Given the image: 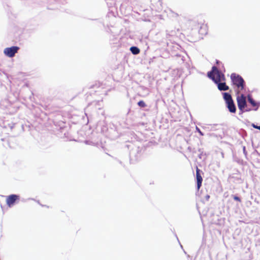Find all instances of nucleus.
I'll list each match as a JSON object with an SVG mask.
<instances>
[{
    "mask_svg": "<svg viewBox=\"0 0 260 260\" xmlns=\"http://www.w3.org/2000/svg\"><path fill=\"white\" fill-rule=\"evenodd\" d=\"M206 153H204V152H201V153H199L198 155V157L203 160H205L206 159Z\"/></svg>",
    "mask_w": 260,
    "mask_h": 260,
    "instance_id": "obj_15",
    "label": "nucleus"
},
{
    "mask_svg": "<svg viewBox=\"0 0 260 260\" xmlns=\"http://www.w3.org/2000/svg\"><path fill=\"white\" fill-rule=\"evenodd\" d=\"M217 86V88L220 91H226L229 89V87L226 84L225 81L220 82L218 80L214 81V82Z\"/></svg>",
    "mask_w": 260,
    "mask_h": 260,
    "instance_id": "obj_10",
    "label": "nucleus"
},
{
    "mask_svg": "<svg viewBox=\"0 0 260 260\" xmlns=\"http://www.w3.org/2000/svg\"><path fill=\"white\" fill-rule=\"evenodd\" d=\"M215 75L216 76V78H215L216 80H218L219 81H225V77L224 74V72L220 70L219 71H217Z\"/></svg>",
    "mask_w": 260,
    "mask_h": 260,
    "instance_id": "obj_11",
    "label": "nucleus"
},
{
    "mask_svg": "<svg viewBox=\"0 0 260 260\" xmlns=\"http://www.w3.org/2000/svg\"><path fill=\"white\" fill-rule=\"evenodd\" d=\"M232 197H233V199L235 201H238L239 202H241V198L239 197H238L237 195H236V194H233L232 195Z\"/></svg>",
    "mask_w": 260,
    "mask_h": 260,
    "instance_id": "obj_17",
    "label": "nucleus"
},
{
    "mask_svg": "<svg viewBox=\"0 0 260 260\" xmlns=\"http://www.w3.org/2000/svg\"><path fill=\"white\" fill-rule=\"evenodd\" d=\"M244 93H241L236 94L238 108H245L247 106V102L245 100L246 96Z\"/></svg>",
    "mask_w": 260,
    "mask_h": 260,
    "instance_id": "obj_8",
    "label": "nucleus"
},
{
    "mask_svg": "<svg viewBox=\"0 0 260 260\" xmlns=\"http://www.w3.org/2000/svg\"><path fill=\"white\" fill-rule=\"evenodd\" d=\"M210 125L211 126L210 130L215 131L217 129H219V127H220V126L221 125V124H210Z\"/></svg>",
    "mask_w": 260,
    "mask_h": 260,
    "instance_id": "obj_13",
    "label": "nucleus"
},
{
    "mask_svg": "<svg viewBox=\"0 0 260 260\" xmlns=\"http://www.w3.org/2000/svg\"><path fill=\"white\" fill-rule=\"evenodd\" d=\"M118 161L119 162V163L121 165L123 166V163H122V162L121 160H118Z\"/></svg>",
    "mask_w": 260,
    "mask_h": 260,
    "instance_id": "obj_30",
    "label": "nucleus"
},
{
    "mask_svg": "<svg viewBox=\"0 0 260 260\" xmlns=\"http://www.w3.org/2000/svg\"><path fill=\"white\" fill-rule=\"evenodd\" d=\"M235 161L239 165H243L244 161L242 159L237 158L235 159Z\"/></svg>",
    "mask_w": 260,
    "mask_h": 260,
    "instance_id": "obj_21",
    "label": "nucleus"
},
{
    "mask_svg": "<svg viewBox=\"0 0 260 260\" xmlns=\"http://www.w3.org/2000/svg\"><path fill=\"white\" fill-rule=\"evenodd\" d=\"M184 252L185 254H186V252H185V250H184Z\"/></svg>",
    "mask_w": 260,
    "mask_h": 260,
    "instance_id": "obj_35",
    "label": "nucleus"
},
{
    "mask_svg": "<svg viewBox=\"0 0 260 260\" xmlns=\"http://www.w3.org/2000/svg\"><path fill=\"white\" fill-rule=\"evenodd\" d=\"M20 48L17 46H12L10 47L6 48L4 50V54L9 57H12L15 56L19 50Z\"/></svg>",
    "mask_w": 260,
    "mask_h": 260,
    "instance_id": "obj_6",
    "label": "nucleus"
},
{
    "mask_svg": "<svg viewBox=\"0 0 260 260\" xmlns=\"http://www.w3.org/2000/svg\"><path fill=\"white\" fill-rule=\"evenodd\" d=\"M202 174H203V171L199 169L197 167H196V181L197 184V189L198 191L199 190L200 188L202 186L203 178Z\"/></svg>",
    "mask_w": 260,
    "mask_h": 260,
    "instance_id": "obj_9",
    "label": "nucleus"
},
{
    "mask_svg": "<svg viewBox=\"0 0 260 260\" xmlns=\"http://www.w3.org/2000/svg\"><path fill=\"white\" fill-rule=\"evenodd\" d=\"M251 126L257 129H258L260 131V125H257V124H255V123H252Z\"/></svg>",
    "mask_w": 260,
    "mask_h": 260,
    "instance_id": "obj_23",
    "label": "nucleus"
},
{
    "mask_svg": "<svg viewBox=\"0 0 260 260\" xmlns=\"http://www.w3.org/2000/svg\"><path fill=\"white\" fill-rule=\"evenodd\" d=\"M231 79L236 94L246 92V83L241 75L235 73H232Z\"/></svg>",
    "mask_w": 260,
    "mask_h": 260,
    "instance_id": "obj_2",
    "label": "nucleus"
},
{
    "mask_svg": "<svg viewBox=\"0 0 260 260\" xmlns=\"http://www.w3.org/2000/svg\"><path fill=\"white\" fill-rule=\"evenodd\" d=\"M38 203L40 204L42 206H45L44 205L41 204L39 201H38Z\"/></svg>",
    "mask_w": 260,
    "mask_h": 260,
    "instance_id": "obj_32",
    "label": "nucleus"
},
{
    "mask_svg": "<svg viewBox=\"0 0 260 260\" xmlns=\"http://www.w3.org/2000/svg\"><path fill=\"white\" fill-rule=\"evenodd\" d=\"M219 69L221 71H222L223 72H225V69L224 67L223 64H221V68H220Z\"/></svg>",
    "mask_w": 260,
    "mask_h": 260,
    "instance_id": "obj_25",
    "label": "nucleus"
},
{
    "mask_svg": "<svg viewBox=\"0 0 260 260\" xmlns=\"http://www.w3.org/2000/svg\"><path fill=\"white\" fill-rule=\"evenodd\" d=\"M220 70L217 69V68L216 66H212L211 71H212V72H215V74H216V73H217V71H219Z\"/></svg>",
    "mask_w": 260,
    "mask_h": 260,
    "instance_id": "obj_19",
    "label": "nucleus"
},
{
    "mask_svg": "<svg viewBox=\"0 0 260 260\" xmlns=\"http://www.w3.org/2000/svg\"><path fill=\"white\" fill-rule=\"evenodd\" d=\"M207 77L212 80L213 82H214V81H216L215 78L213 77L212 75V71H210L208 72L207 73Z\"/></svg>",
    "mask_w": 260,
    "mask_h": 260,
    "instance_id": "obj_16",
    "label": "nucleus"
},
{
    "mask_svg": "<svg viewBox=\"0 0 260 260\" xmlns=\"http://www.w3.org/2000/svg\"><path fill=\"white\" fill-rule=\"evenodd\" d=\"M198 151L200 152V153H201V152H203V150L201 148L198 149Z\"/></svg>",
    "mask_w": 260,
    "mask_h": 260,
    "instance_id": "obj_31",
    "label": "nucleus"
},
{
    "mask_svg": "<svg viewBox=\"0 0 260 260\" xmlns=\"http://www.w3.org/2000/svg\"><path fill=\"white\" fill-rule=\"evenodd\" d=\"M242 149H243V153H244L246 158H247L248 153H247V151L246 150V147L245 146H242Z\"/></svg>",
    "mask_w": 260,
    "mask_h": 260,
    "instance_id": "obj_18",
    "label": "nucleus"
},
{
    "mask_svg": "<svg viewBox=\"0 0 260 260\" xmlns=\"http://www.w3.org/2000/svg\"><path fill=\"white\" fill-rule=\"evenodd\" d=\"M238 109L239 110V115H242L244 112H245L244 111V108H238Z\"/></svg>",
    "mask_w": 260,
    "mask_h": 260,
    "instance_id": "obj_22",
    "label": "nucleus"
},
{
    "mask_svg": "<svg viewBox=\"0 0 260 260\" xmlns=\"http://www.w3.org/2000/svg\"><path fill=\"white\" fill-rule=\"evenodd\" d=\"M106 129H107L106 126H103V127L102 128V131L104 132V131H105Z\"/></svg>",
    "mask_w": 260,
    "mask_h": 260,
    "instance_id": "obj_28",
    "label": "nucleus"
},
{
    "mask_svg": "<svg viewBox=\"0 0 260 260\" xmlns=\"http://www.w3.org/2000/svg\"><path fill=\"white\" fill-rule=\"evenodd\" d=\"M138 106L141 108H144L147 107V105L143 100L139 101L137 103Z\"/></svg>",
    "mask_w": 260,
    "mask_h": 260,
    "instance_id": "obj_14",
    "label": "nucleus"
},
{
    "mask_svg": "<svg viewBox=\"0 0 260 260\" xmlns=\"http://www.w3.org/2000/svg\"><path fill=\"white\" fill-rule=\"evenodd\" d=\"M20 200V196L17 194H11L7 197L6 203L7 206L11 208L18 203Z\"/></svg>",
    "mask_w": 260,
    "mask_h": 260,
    "instance_id": "obj_4",
    "label": "nucleus"
},
{
    "mask_svg": "<svg viewBox=\"0 0 260 260\" xmlns=\"http://www.w3.org/2000/svg\"><path fill=\"white\" fill-rule=\"evenodd\" d=\"M187 257H190V255H187Z\"/></svg>",
    "mask_w": 260,
    "mask_h": 260,
    "instance_id": "obj_34",
    "label": "nucleus"
},
{
    "mask_svg": "<svg viewBox=\"0 0 260 260\" xmlns=\"http://www.w3.org/2000/svg\"><path fill=\"white\" fill-rule=\"evenodd\" d=\"M248 102L250 104L253 111H256L260 107V102L255 100L253 98L251 93H248L247 96Z\"/></svg>",
    "mask_w": 260,
    "mask_h": 260,
    "instance_id": "obj_7",
    "label": "nucleus"
},
{
    "mask_svg": "<svg viewBox=\"0 0 260 260\" xmlns=\"http://www.w3.org/2000/svg\"><path fill=\"white\" fill-rule=\"evenodd\" d=\"M215 63H216L217 66H219L220 64H222L220 60H218V59H216Z\"/></svg>",
    "mask_w": 260,
    "mask_h": 260,
    "instance_id": "obj_26",
    "label": "nucleus"
},
{
    "mask_svg": "<svg viewBox=\"0 0 260 260\" xmlns=\"http://www.w3.org/2000/svg\"><path fill=\"white\" fill-rule=\"evenodd\" d=\"M129 150V156L131 163L138 161L145 151V148L140 147L131 142H127L124 145Z\"/></svg>",
    "mask_w": 260,
    "mask_h": 260,
    "instance_id": "obj_1",
    "label": "nucleus"
},
{
    "mask_svg": "<svg viewBox=\"0 0 260 260\" xmlns=\"http://www.w3.org/2000/svg\"><path fill=\"white\" fill-rule=\"evenodd\" d=\"M196 132L199 133L200 136H203L204 135V133H203L198 126H196Z\"/></svg>",
    "mask_w": 260,
    "mask_h": 260,
    "instance_id": "obj_20",
    "label": "nucleus"
},
{
    "mask_svg": "<svg viewBox=\"0 0 260 260\" xmlns=\"http://www.w3.org/2000/svg\"><path fill=\"white\" fill-rule=\"evenodd\" d=\"M218 220L219 222L215 223H216V224H217L221 225V223H220V222H219V221H221V219H218Z\"/></svg>",
    "mask_w": 260,
    "mask_h": 260,
    "instance_id": "obj_29",
    "label": "nucleus"
},
{
    "mask_svg": "<svg viewBox=\"0 0 260 260\" xmlns=\"http://www.w3.org/2000/svg\"><path fill=\"white\" fill-rule=\"evenodd\" d=\"M228 179L230 181L237 184H241L243 182V180L241 178V173L238 170H236V173L230 174Z\"/></svg>",
    "mask_w": 260,
    "mask_h": 260,
    "instance_id": "obj_5",
    "label": "nucleus"
},
{
    "mask_svg": "<svg viewBox=\"0 0 260 260\" xmlns=\"http://www.w3.org/2000/svg\"><path fill=\"white\" fill-rule=\"evenodd\" d=\"M129 50L131 51L132 53L134 55H137L140 52V49L137 46H133L131 47Z\"/></svg>",
    "mask_w": 260,
    "mask_h": 260,
    "instance_id": "obj_12",
    "label": "nucleus"
},
{
    "mask_svg": "<svg viewBox=\"0 0 260 260\" xmlns=\"http://www.w3.org/2000/svg\"><path fill=\"white\" fill-rule=\"evenodd\" d=\"M222 94L228 111L231 113H235L237 108L231 94L228 92H222Z\"/></svg>",
    "mask_w": 260,
    "mask_h": 260,
    "instance_id": "obj_3",
    "label": "nucleus"
},
{
    "mask_svg": "<svg viewBox=\"0 0 260 260\" xmlns=\"http://www.w3.org/2000/svg\"><path fill=\"white\" fill-rule=\"evenodd\" d=\"M210 195L209 194H206L205 197V199L206 200V201H208L209 200V199H210Z\"/></svg>",
    "mask_w": 260,
    "mask_h": 260,
    "instance_id": "obj_27",
    "label": "nucleus"
},
{
    "mask_svg": "<svg viewBox=\"0 0 260 260\" xmlns=\"http://www.w3.org/2000/svg\"><path fill=\"white\" fill-rule=\"evenodd\" d=\"M175 236L176 237V238H177V239L178 241H179L178 238V237H177V235H176V234H175Z\"/></svg>",
    "mask_w": 260,
    "mask_h": 260,
    "instance_id": "obj_33",
    "label": "nucleus"
},
{
    "mask_svg": "<svg viewBox=\"0 0 260 260\" xmlns=\"http://www.w3.org/2000/svg\"><path fill=\"white\" fill-rule=\"evenodd\" d=\"M244 109H245L244 111L245 112H250L251 111H253V109H252V108H248L247 106L245 108H244Z\"/></svg>",
    "mask_w": 260,
    "mask_h": 260,
    "instance_id": "obj_24",
    "label": "nucleus"
}]
</instances>
